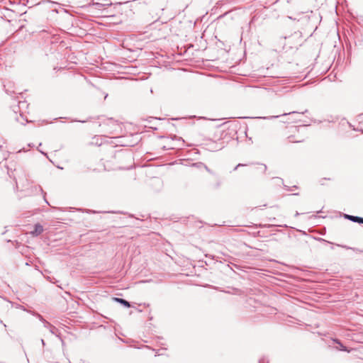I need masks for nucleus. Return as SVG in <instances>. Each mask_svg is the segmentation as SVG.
Returning a JSON list of instances; mask_svg holds the SVG:
<instances>
[{
  "label": "nucleus",
  "mask_w": 363,
  "mask_h": 363,
  "mask_svg": "<svg viewBox=\"0 0 363 363\" xmlns=\"http://www.w3.org/2000/svg\"><path fill=\"white\" fill-rule=\"evenodd\" d=\"M43 232V227L42 225L38 223L34 225V228L30 231V235L33 236H38Z\"/></svg>",
  "instance_id": "nucleus-1"
},
{
  "label": "nucleus",
  "mask_w": 363,
  "mask_h": 363,
  "mask_svg": "<svg viewBox=\"0 0 363 363\" xmlns=\"http://www.w3.org/2000/svg\"><path fill=\"white\" fill-rule=\"evenodd\" d=\"M345 217L347 219H348L352 222L359 223H363V218H361V217L354 216H350V215H345Z\"/></svg>",
  "instance_id": "nucleus-2"
},
{
  "label": "nucleus",
  "mask_w": 363,
  "mask_h": 363,
  "mask_svg": "<svg viewBox=\"0 0 363 363\" xmlns=\"http://www.w3.org/2000/svg\"><path fill=\"white\" fill-rule=\"evenodd\" d=\"M114 300L116 302L121 303L122 305H123L124 306H125L127 308H129L130 306V303L125 299L120 298H114Z\"/></svg>",
  "instance_id": "nucleus-3"
},
{
  "label": "nucleus",
  "mask_w": 363,
  "mask_h": 363,
  "mask_svg": "<svg viewBox=\"0 0 363 363\" xmlns=\"http://www.w3.org/2000/svg\"><path fill=\"white\" fill-rule=\"evenodd\" d=\"M45 326L50 328V331L51 333L55 334V330H56L55 327L51 325L48 322H45Z\"/></svg>",
  "instance_id": "nucleus-4"
},
{
  "label": "nucleus",
  "mask_w": 363,
  "mask_h": 363,
  "mask_svg": "<svg viewBox=\"0 0 363 363\" xmlns=\"http://www.w3.org/2000/svg\"><path fill=\"white\" fill-rule=\"evenodd\" d=\"M337 344L340 345V350H342V351H347V352H350V350H347V348L342 345L341 344L338 340H335Z\"/></svg>",
  "instance_id": "nucleus-5"
},
{
  "label": "nucleus",
  "mask_w": 363,
  "mask_h": 363,
  "mask_svg": "<svg viewBox=\"0 0 363 363\" xmlns=\"http://www.w3.org/2000/svg\"><path fill=\"white\" fill-rule=\"evenodd\" d=\"M245 164H238L235 167V170H236L239 167H242V166H245Z\"/></svg>",
  "instance_id": "nucleus-6"
},
{
  "label": "nucleus",
  "mask_w": 363,
  "mask_h": 363,
  "mask_svg": "<svg viewBox=\"0 0 363 363\" xmlns=\"http://www.w3.org/2000/svg\"><path fill=\"white\" fill-rule=\"evenodd\" d=\"M363 120V116H358V121H362Z\"/></svg>",
  "instance_id": "nucleus-7"
},
{
  "label": "nucleus",
  "mask_w": 363,
  "mask_h": 363,
  "mask_svg": "<svg viewBox=\"0 0 363 363\" xmlns=\"http://www.w3.org/2000/svg\"><path fill=\"white\" fill-rule=\"evenodd\" d=\"M296 113V111H292V112H289V114H291V113ZM286 115H288V113H283V114H282V116H286Z\"/></svg>",
  "instance_id": "nucleus-8"
},
{
  "label": "nucleus",
  "mask_w": 363,
  "mask_h": 363,
  "mask_svg": "<svg viewBox=\"0 0 363 363\" xmlns=\"http://www.w3.org/2000/svg\"><path fill=\"white\" fill-rule=\"evenodd\" d=\"M357 130H360V131H362L363 133V129L362 128H357Z\"/></svg>",
  "instance_id": "nucleus-9"
},
{
  "label": "nucleus",
  "mask_w": 363,
  "mask_h": 363,
  "mask_svg": "<svg viewBox=\"0 0 363 363\" xmlns=\"http://www.w3.org/2000/svg\"><path fill=\"white\" fill-rule=\"evenodd\" d=\"M289 142H294V140H291V137H289Z\"/></svg>",
  "instance_id": "nucleus-10"
},
{
  "label": "nucleus",
  "mask_w": 363,
  "mask_h": 363,
  "mask_svg": "<svg viewBox=\"0 0 363 363\" xmlns=\"http://www.w3.org/2000/svg\"><path fill=\"white\" fill-rule=\"evenodd\" d=\"M41 342H42V344L44 345H45V342L43 340H41Z\"/></svg>",
  "instance_id": "nucleus-11"
},
{
  "label": "nucleus",
  "mask_w": 363,
  "mask_h": 363,
  "mask_svg": "<svg viewBox=\"0 0 363 363\" xmlns=\"http://www.w3.org/2000/svg\"><path fill=\"white\" fill-rule=\"evenodd\" d=\"M266 169H267L266 165H264V170L265 171V170H266Z\"/></svg>",
  "instance_id": "nucleus-12"
}]
</instances>
